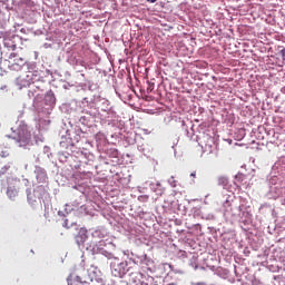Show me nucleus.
<instances>
[{"label": "nucleus", "mask_w": 285, "mask_h": 285, "mask_svg": "<svg viewBox=\"0 0 285 285\" xmlns=\"http://www.w3.org/2000/svg\"><path fill=\"white\" fill-rule=\"evenodd\" d=\"M155 90V83L148 81L147 92Z\"/></svg>", "instance_id": "0eeeda50"}, {"label": "nucleus", "mask_w": 285, "mask_h": 285, "mask_svg": "<svg viewBox=\"0 0 285 285\" xmlns=\"http://www.w3.org/2000/svg\"><path fill=\"white\" fill-rule=\"evenodd\" d=\"M236 181L238 184H244V181L246 180V175L244 174H237L236 177H235Z\"/></svg>", "instance_id": "423d86ee"}, {"label": "nucleus", "mask_w": 285, "mask_h": 285, "mask_svg": "<svg viewBox=\"0 0 285 285\" xmlns=\"http://www.w3.org/2000/svg\"><path fill=\"white\" fill-rule=\"evenodd\" d=\"M149 3H155L157 0H147Z\"/></svg>", "instance_id": "9b49d317"}, {"label": "nucleus", "mask_w": 285, "mask_h": 285, "mask_svg": "<svg viewBox=\"0 0 285 285\" xmlns=\"http://www.w3.org/2000/svg\"><path fill=\"white\" fill-rule=\"evenodd\" d=\"M28 202L29 204H32V199L30 197H28Z\"/></svg>", "instance_id": "2eb2a0df"}, {"label": "nucleus", "mask_w": 285, "mask_h": 285, "mask_svg": "<svg viewBox=\"0 0 285 285\" xmlns=\"http://www.w3.org/2000/svg\"><path fill=\"white\" fill-rule=\"evenodd\" d=\"M13 139L19 142L20 147L28 146L30 144V139H32V135L30 134V130H28V127L22 126L18 128L17 134L12 136Z\"/></svg>", "instance_id": "f257e3e1"}, {"label": "nucleus", "mask_w": 285, "mask_h": 285, "mask_svg": "<svg viewBox=\"0 0 285 285\" xmlns=\"http://www.w3.org/2000/svg\"><path fill=\"white\" fill-rule=\"evenodd\" d=\"M86 239H88V230H86V228H80L78 235L76 236V244L81 246V244L86 243Z\"/></svg>", "instance_id": "7ed1b4c3"}, {"label": "nucleus", "mask_w": 285, "mask_h": 285, "mask_svg": "<svg viewBox=\"0 0 285 285\" xmlns=\"http://www.w3.org/2000/svg\"><path fill=\"white\" fill-rule=\"evenodd\" d=\"M282 57H285V49L281 50Z\"/></svg>", "instance_id": "9d476101"}, {"label": "nucleus", "mask_w": 285, "mask_h": 285, "mask_svg": "<svg viewBox=\"0 0 285 285\" xmlns=\"http://www.w3.org/2000/svg\"><path fill=\"white\" fill-rule=\"evenodd\" d=\"M0 39H3V46L7 50L11 52L17 50V42H14V37H8L6 31H0Z\"/></svg>", "instance_id": "f03ea898"}, {"label": "nucleus", "mask_w": 285, "mask_h": 285, "mask_svg": "<svg viewBox=\"0 0 285 285\" xmlns=\"http://www.w3.org/2000/svg\"><path fill=\"white\" fill-rule=\"evenodd\" d=\"M35 195H37V197L41 198L45 196L46 194V187L43 186H38L36 189H35Z\"/></svg>", "instance_id": "39448f33"}, {"label": "nucleus", "mask_w": 285, "mask_h": 285, "mask_svg": "<svg viewBox=\"0 0 285 285\" xmlns=\"http://www.w3.org/2000/svg\"><path fill=\"white\" fill-rule=\"evenodd\" d=\"M164 194V189H159L158 195H163Z\"/></svg>", "instance_id": "ddd939ff"}, {"label": "nucleus", "mask_w": 285, "mask_h": 285, "mask_svg": "<svg viewBox=\"0 0 285 285\" xmlns=\"http://www.w3.org/2000/svg\"><path fill=\"white\" fill-rule=\"evenodd\" d=\"M196 285H204V283H197Z\"/></svg>", "instance_id": "a211bd4d"}, {"label": "nucleus", "mask_w": 285, "mask_h": 285, "mask_svg": "<svg viewBox=\"0 0 285 285\" xmlns=\"http://www.w3.org/2000/svg\"><path fill=\"white\" fill-rule=\"evenodd\" d=\"M156 186H157L158 188H161V183H157Z\"/></svg>", "instance_id": "4468645a"}, {"label": "nucleus", "mask_w": 285, "mask_h": 285, "mask_svg": "<svg viewBox=\"0 0 285 285\" xmlns=\"http://www.w3.org/2000/svg\"><path fill=\"white\" fill-rule=\"evenodd\" d=\"M171 186L175 188V186H177V185L175 184V181H173V183H171Z\"/></svg>", "instance_id": "f3484780"}, {"label": "nucleus", "mask_w": 285, "mask_h": 285, "mask_svg": "<svg viewBox=\"0 0 285 285\" xmlns=\"http://www.w3.org/2000/svg\"><path fill=\"white\" fill-rule=\"evenodd\" d=\"M63 226H68V219L65 220Z\"/></svg>", "instance_id": "dca6fc26"}, {"label": "nucleus", "mask_w": 285, "mask_h": 285, "mask_svg": "<svg viewBox=\"0 0 285 285\" xmlns=\"http://www.w3.org/2000/svg\"><path fill=\"white\" fill-rule=\"evenodd\" d=\"M14 57H17V53L11 52L10 56H9V59H12V58H14Z\"/></svg>", "instance_id": "1a4fd4ad"}, {"label": "nucleus", "mask_w": 285, "mask_h": 285, "mask_svg": "<svg viewBox=\"0 0 285 285\" xmlns=\"http://www.w3.org/2000/svg\"><path fill=\"white\" fill-rule=\"evenodd\" d=\"M196 175H197V173L194 171L190 174V177H196Z\"/></svg>", "instance_id": "f8f14e48"}, {"label": "nucleus", "mask_w": 285, "mask_h": 285, "mask_svg": "<svg viewBox=\"0 0 285 285\" xmlns=\"http://www.w3.org/2000/svg\"><path fill=\"white\" fill-rule=\"evenodd\" d=\"M23 66H26V59L18 58V59L13 60L10 68H11V70H16V72H19L20 70L23 69Z\"/></svg>", "instance_id": "20e7f679"}, {"label": "nucleus", "mask_w": 285, "mask_h": 285, "mask_svg": "<svg viewBox=\"0 0 285 285\" xmlns=\"http://www.w3.org/2000/svg\"><path fill=\"white\" fill-rule=\"evenodd\" d=\"M10 170V166H4L2 170L0 171V175H6V171Z\"/></svg>", "instance_id": "6e6552de"}]
</instances>
